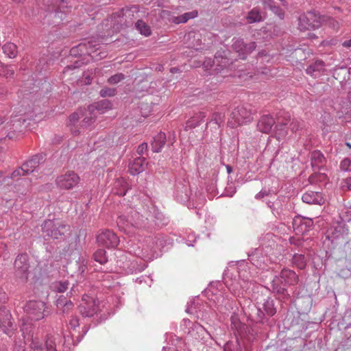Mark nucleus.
<instances>
[{
    "mask_svg": "<svg viewBox=\"0 0 351 351\" xmlns=\"http://www.w3.org/2000/svg\"><path fill=\"white\" fill-rule=\"evenodd\" d=\"M299 281L298 275L293 271L284 267L279 275H275L271 282V291L279 300H287L291 298L286 286H295Z\"/></svg>",
    "mask_w": 351,
    "mask_h": 351,
    "instance_id": "f257e3e1",
    "label": "nucleus"
},
{
    "mask_svg": "<svg viewBox=\"0 0 351 351\" xmlns=\"http://www.w3.org/2000/svg\"><path fill=\"white\" fill-rule=\"evenodd\" d=\"M29 123L22 116L12 117L10 122L1 129L0 141L5 139H16L25 130Z\"/></svg>",
    "mask_w": 351,
    "mask_h": 351,
    "instance_id": "f03ea898",
    "label": "nucleus"
},
{
    "mask_svg": "<svg viewBox=\"0 0 351 351\" xmlns=\"http://www.w3.org/2000/svg\"><path fill=\"white\" fill-rule=\"evenodd\" d=\"M69 226L57 219H47L42 224V232L45 238L64 239L65 233L69 232Z\"/></svg>",
    "mask_w": 351,
    "mask_h": 351,
    "instance_id": "7ed1b4c3",
    "label": "nucleus"
},
{
    "mask_svg": "<svg viewBox=\"0 0 351 351\" xmlns=\"http://www.w3.org/2000/svg\"><path fill=\"white\" fill-rule=\"evenodd\" d=\"M324 20V16H322L319 12L308 11L298 17V29L302 32L318 29Z\"/></svg>",
    "mask_w": 351,
    "mask_h": 351,
    "instance_id": "20e7f679",
    "label": "nucleus"
},
{
    "mask_svg": "<svg viewBox=\"0 0 351 351\" xmlns=\"http://www.w3.org/2000/svg\"><path fill=\"white\" fill-rule=\"evenodd\" d=\"M14 274L22 282H26L29 275V256L26 253L19 254L14 261Z\"/></svg>",
    "mask_w": 351,
    "mask_h": 351,
    "instance_id": "39448f33",
    "label": "nucleus"
},
{
    "mask_svg": "<svg viewBox=\"0 0 351 351\" xmlns=\"http://www.w3.org/2000/svg\"><path fill=\"white\" fill-rule=\"evenodd\" d=\"M96 242L99 246L108 249L115 248L119 243L118 236L108 229L100 230L96 235Z\"/></svg>",
    "mask_w": 351,
    "mask_h": 351,
    "instance_id": "423d86ee",
    "label": "nucleus"
},
{
    "mask_svg": "<svg viewBox=\"0 0 351 351\" xmlns=\"http://www.w3.org/2000/svg\"><path fill=\"white\" fill-rule=\"evenodd\" d=\"M46 304L40 300H30L23 307L24 312L32 320H40L45 317Z\"/></svg>",
    "mask_w": 351,
    "mask_h": 351,
    "instance_id": "0eeeda50",
    "label": "nucleus"
},
{
    "mask_svg": "<svg viewBox=\"0 0 351 351\" xmlns=\"http://www.w3.org/2000/svg\"><path fill=\"white\" fill-rule=\"evenodd\" d=\"M252 109L249 104H242L236 107L232 112L231 117L234 120L232 123V127L237 124L241 125L246 122H250L252 120Z\"/></svg>",
    "mask_w": 351,
    "mask_h": 351,
    "instance_id": "6e6552de",
    "label": "nucleus"
},
{
    "mask_svg": "<svg viewBox=\"0 0 351 351\" xmlns=\"http://www.w3.org/2000/svg\"><path fill=\"white\" fill-rule=\"evenodd\" d=\"M80 180V178L76 173L73 171H68L64 174L58 176L56 180V182L59 188L70 190L76 186Z\"/></svg>",
    "mask_w": 351,
    "mask_h": 351,
    "instance_id": "1a4fd4ad",
    "label": "nucleus"
},
{
    "mask_svg": "<svg viewBox=\"0 0 351 351\" xmlns=\"http://www.w3.org/2000/svg\"><path fill=\"white\" fill-rule=\"evenodd\" d=\"M256 43L250 42L246 43L242 38H234L232 48L237 54L239 58L245 60L247 56L255 50Z\"/></svg>",
    "mask_w": 351,
    "mask_h": 351,
    "instance_id": "9d476101",
    "label": "nucleus"
},
{
    "mask_svg": "<svg viewBox=\"0 0 351 351\" xmlns=\"http://www.w3.org/2000/svg\"><path fill=\"white\" fill-rule=\"evenodd\" d=\"M79 311L83 317H91L97 313L98 306L93 298L86 296L82 298V303L79 306Z\"/></svg>",
    "mask_w": 351,
    "mask_h": 351,
    "instance_id": "9b49d317",
    "label": "nucleus"
},
{
    "mask_svg": "<svg viewBox=\"0 0 351 351\" xmlns=\"http://www.w3.org/2000/svg\"><path fill=\"white\" fill-rule=\"evenodd\" d=\"M313 226V221L310 218L296 216L293 220V227L294 230L298 234H304L311 230Z\"/></svg>",
    "mask_w": 351,
    "mask_h": 351,
    "instance_id": "f8f14e48",
    "label": "nucleus"
},
{
    "mask_svg": "<svg viewBox=\"0 0 351 351\" xmlns=\"http://www.w3.org/2000/svg\"><path fill=\"white\" fill-rule=\"evenodd\" d=\"M11 319L12 315L6 308H0V328L10 337L14 330Z\"/></svg>",
    "mask_w": 351,
    "mask_h": 351,
    "instance_id": "ddd939ff",
    "label": "nucleus"
},
{
    "mask_svg": "<svg viewBox=\"0 0 351 351\" xmlns=\"http://www.w3.org/2000/svg\"><path fill=\"white\" fill-rule=\"evenodd\" d=\"M46 160V155L40 153L33 156L29 160L25 162L23 165L26 173L34 172L40 165L43 164Z\"/></svg>",
    "mask_w": 351,
    "mask_h": 351,
    "instance_id": "4468645a",
    "label": "nucleus"
},
{
    "mask_svg": "<svg viewBox=\"0 0 351 351\" xmlns=\"http://www.w3.org/2000/svg\"><path fill=\"white\" fill-rule=\"evenodd\" d=\"M303 202L308 204L323 205L325 199L320 192L308 191L302 196Z\"/></svg>",
    "mask_w": 351,
    "mask_h": 351,
    "instance_id": "2eb2a0df",
    "label": "nucleus"
},
{
    "mask_svg": "<svg viewBox=\"0 0 351 351\" xmlns=\"http://www.w3.org/2000/svg\"><path fill=\"white\" fill-rule=\"evenodd\" d=\"M275 123L274 118L270 114H265L258 121L257 128L260 132L268 134L271 131Z\"/></svg>",
    "mask_w": 351,
    "mask_h": 351,
    "instance_id": "dca6fc26",
    "label": "nucleus"
},
{
    "mask_svg": "<svg viewBox=\"0 0 351 351\" xmlns=\"http://www.w3.org/2000/svg\"><path fill=\"white\" fill-rule=\"evenodd\" d=\"M248 260L256 267H261L265 263L263 250L261 247L254 249L247 253Z\"/></svg>",
    "mask_w": 351,
    "mask_h": 351,
    "instance_id": "f3484780",
    "label": "nucleus"
},
{
    "mask_svg": "<svg viewBox=\"0 0 351 351\" xmlns=\"http://www.w3.org/2000/svg\"><path fill=\"white\" fill-rule=\"evenodd\" d=\"M311 167L314 171H319L326 163V160L319 150H314L311 154Z\"/></svg>",
    "mask_w": 351,
    "mask_h": 351,
    "instance_id": "a211bd4d",
    "label": "nucleus"
},
{
    "mask_svg": "<svg viewBox=\"0 0 351 351\" xmlns=\"http://www.w3.org/2000/svg\"><path fill=\"white\" fill-rule=\"evenodd\" d=\"M147 165L146 158L144 157H137L129 164V171L132 175H138L143 172Z\"/></svg>",
    "mask_w": 351,
    "mask_h": 351,
    "instance_id": "6ab92c4d",
    "label": "nucleus"
},
{
    "mask_svg": "<svg viewBox=\"0 0 351 351\" xmlns=\"http://www.w3.org/2000/svg\"><path fill=\"white\" fill-rule=\"evenodd\" d=\"M213 63L216 65L214 71L217 73L224 71L225 69L232 64V62H230L228 58L223 56L221 53L219 52L215 56Z\"/></svg>",
    "mask_w": 351,
    "mask_h": 351,
    "instance_id": "aec40b11",
    "label": "nucleus"
},
{
    "mask_svg": "<svg viewBox=\"0 0 351 351\" xmlns=\"http://www.w3.org/2000/svg\"><path fill=\"white\" fill-rule=\"evenodd\" d=\"M166 141V134L162 132H160L154 137L153 141L151 143L152 150L155 153L160 152L165 145Z\"/></svg>",
    "mask_w": 351,
    "mask_h": 351,
    "instance_id": "412c9836",
    "label": "nucleus"
},
{
    "mask_svg": "<svg viewBox=\"0 0 351 351\" xmlns=\"http://www.w3.org/2000/svg\"><path fill=\"white\" fill-rule=\"evenodd\" d=\"M282 117L281 115L278 117V123L275 126L276 133L278 136V138H280L281 137H284L287 134V130L286 125L288 123V121L290 120V115L285 114L284 117L285 120L280 121V118Z\"/></svg>",
    "mask_w": 351,
    "mask_h": 351,
    "instance_id": "4be33fe9",
    "label": "nucleus"
},
{
    "mask_svg": "<svg viewBox=\"0 0 351 351\" xmlns=\"http://www.w3.org/2000/svg\"><path fill=\"white\" fill-rule=\"evenodd\" d=\"M123 17H125L126 25L130 26L133 23V19H136L135 14H137L139 12L138 7L136 5H132L130 8H126L122 10Z\"/></svg>",
    "mask_w": 351,
    "mask_h": 351,
    "instance_id": "5701e85b",
    "label": "nucleus"
},
{
    "mask_svg": "<svg viewBox=\"0 0 351 351\" xmlns=\"http://www.w3.org/2000/svg\"><path fill=\"white\" fill-rule=\"evenodd\" d=\"M263 302H258L262 305V308L265 312V314L269 317H272L276 313V309L274 307V301L270 297H266L263 299Z\"/></svg>",
    "mask_w": 351,
    "mask_h": 351,
    "instance_id": "b1692460",
    "label": "nucleus"
},
{
    "mask_svg": "<svg viewBox=\"0 0 351 351\" xmlns=\"http://www.w3.org/2000/svg\"><path fill=\"white\" fill-rule=\"evenodd\" d=\"M206 113L204 112H199L193 115L186 123V128H195L200 125L202 122L204 121Z\"/></svg>",
    "mask_w": 351,
    "mask_h": 351,
    "instance_id": "393cba45",
    "label": "nucleus"
},
{
    "mask_svg": "<svg viewBox=\"0 0 351 351\" xmlns=\"http://www.w3.org/2000/svg\"><path fill=\"white\" fill-rule=\"evenodd\" d=\"M325 63L322 60H316L312 63L306 69L307 74L311 75H317L324 71Z\"/></svg>",
    "mask_w": 351,
    "mask_h": 351,
    "instance_id": "a878e982",
    "label": "nucleus"
},
{
    "mask_svg": "<svg viewBox=\"0 0 351 351\" xmlns=\"http://www.w3.org/2000/svg\"><path fill=\"white\" fill-rule=\"evenodd\" d=\"M117 226L121 230H125L126 228L130 226L138 227L141 225V222L138 221H134V223L132 221H130V217L121 215L119 216L117 221Z\"/></svg>",
    "mask_w": 351,
    "mask_h": 351,
    "instance_id": "bb28decb",
    "label": "nucleus"
},
{
    "mask_svg": "<svg viewBox=\"0 0 351 351\" xmlns=\"http://www.w3.org/2000/svg\"><path fill=\"white\" fill-rule=\"evenodd\" d=\"M245 18L249 23H260L264 20L260 8L257 7L249 11Z\"/></svg>",
    "mask_w": 351,
    "mask_h": 351,
    "instance_id": "cd10ccee",
    "label": "nucleus"
},
{
    "mask_svg": "<svg viewBox=\"0 0 351 351\" xmlns=\"http://www.w3.org/2000/svg\"><path fill=\"white\" fill-rule=\"evenodd\" d=\"M3 53L9 58H14L18 55V47L13 43L8 42L2 46Z\"/></svg>",
    "mask_w": 351,
    "mask_h": 351,
    "instance_id": "c85d7f7f",
    "label": "nucleus"
},
{
    "mask_svg": "<svg viewBox=\"0 0 351 351\" xmlns=\"http://www.w3.org/2000/svg\"><path fill=\"white\" fill-rule=\"evenodd\" d=\"M64 0H57L56 3L58 4V8L56 9L54 17L60 19L62 21L66 12L70 11V7L64 5Z\"/></svg>",
    "mask_w": 351,
    "mask_h": 351,
    "instance_id": "c756f323",
    "label": "nucleus"
},
{
    "mask_svg": "<svg viewBox=\"0 0 351 351\" xmlns=\"http://www.w3.org/2000/svg\"><path fill=\"white\" fill-rule=\"evenodd\" d=\"M128 183L123 178H119L114 183V193L119 196H124L128 190Z\"/></svg>",
    "mask_w": 351,
    "mask_h": 351,
    "instance_id": "7c9ffc66",
    "label": "nucleus"
},
{
    "mask_svg": "<svg viewBox=\"0 0 351 351\" xmlns=\"http://www.w3.org/2000/svg\"><path fill=\"white\" fill-rule=\"evenodd\" d=\"M0 75L6 79H12L14 75V69L12 65L5 64L0 61Z\"/></svg>",
    "mask_w": 351,
    "mask_h": 351,
    "instance_id": "2f4dec72",
    "label": "nucleus"
},
{
    "mask_svg": "<svg viewBox=\"0 0 351 351\" xmlns=\"http://www.w3.org/2000/svg\"><path fill=\"white\" fill-rule=\"evenodd\" d=\"M307 259L304 254H295L292 258V263L300 269H304L306 266Z\"/></svg>",
    "mask_w": 351,
    "mask_h": 351,
    "instance_id": "473e14b6",
    "label": "nucleus"
},
{
    "mask_svg": "<svg viewBox=\"0 0 351 351\" xmlns=\"http://www.w3.org/2000/svg\"><path fill=\"white\" fill-rule=\"evenodd\" d=\"M267 205L276 216H279L282 212V204L279 199H276L274 202L269 200L267 202Z\"/></svg>",
    "mask_w": 351,
    "mask_h": 351,
    "instance_id": "72a5a7b5",
    "label": "nucleus"
},
{
    "mask_svg": "<svg viewBox=\"0 0 351 351\" xmlns=\"http://www.w3.org/2000/svg\"><path fill=\"white\" fill-rule=\"evenodd\" d=\"M93 259L101 265L106 264L108 259L104 249L97 250L93 255Z\"/></svg>",
    "mask_w": 351,
    "mask_h": 351,
    "instance_id": "f704fd0d",
    "label": "nucleus"
},
{
    "mask_svg": "<svg viewBox=\"0 0 351 351\" xmlns=\"http://www.w3.org/2000/svg\"><path fill=\"white\" fill-rule=\"evenodd\" d=\"M92 107H89L88 112H86V114H84V117L80 123L81 128H88L95 121L96 116L95 114H93L90 109Z\"/></svg>",
    "mask_w": 351,
    "mask_h": 351,
    "instance_id": "c9c22d12",
    "label": "nucleus"
},
{
    "mask_svg": "<svg viewBox=\"0 0 351 351\" xmlns=\"http://www.w3.org/2000/svg\"><path fill=\"white\" fill-rule=\"evenodd\" d=\"M135 27L140 33L145 36L151 35V29L148 25H147L143 21L138 20L135 23Z\"/></svg>",
    "mask_w": 351,
    "mask_h": 351,
    "instance_id": "e433bc0d",
    "label": "nucleus"
},
{
    "mask_svg": "<svg viewBox=\"0 0 351 351\" xmlns=\"http://www.w3.org/2000/svg\"><path fill=\"white\" fill-rule=\"evenodd\" d=\"M225 119V114L222 112H215L213 114L211 119L206 123V125L208 124L214 123L215 124L218 128H219L221 125V123H223Z\"/></svg>",
    "mask_w": 351,
    "mask_h": 351,
    "instance_id": "4c0bfd02",
    "label": "nucleus"
},
{
    "mask_svg": "<svg viewBox=\"0 0 351 351\" xmlns=\"http://www.w3.org/2000/svg\"><path fill=\"white\" fill-rule=\"evenodd\" d=\"M69 282L68 280L57 281L53 284V289L58 293H64L69 289Z\"/></svg>",
    "mask_w": 351,
    "mask_h": 351,
    "instance_id": "58836bf2",
    "label": "nucleus"
},
{
    "mask_svg": "<svg viewBox=\"0 0 351 351\" xmlns=\"http://www.w3.org/2000/svg\"><path fill=\"white\" fill-rule=\"evenodd\" d=\"M112 104L108 99H103L97 103L95 109L99 111L101 114L104 113L106 110L111 109Z\"/></svg>",
    "mask_w": 351,
    "mask_h": 351,
    "instance_id": "ea45409f",
    "label": "nucleus"
},
{
    "mask_svg": "<svg viewBox=\"0 0 351 351\" xmlns=\"http://www.w3.org/2000/svg\"><path fill=\"white\" fill-rule=\"evenodd\" d=\"M84 116V112L82 110H78L77 112L71 114L69 118V125H75L80 118Z\"/></svg>",
    "mask_w": 351,
    "mask_h": 351,
    "instance_id": "a19ab883",
    "label": "nucleus"
},
{
    "mask_svg": "<svg viewBox=\"0 0 351 351\" xmlns=\"http://www.w3.org/2000/svg\"><path fill=\"white\" fill-rule=\"evenodd\" d=\"M304 126V122L303 121L293 119L289 125V128L293 132H295L302 130Z\"/></svg>",
    "mask_w": 351,
    "mask_h": 351,
    "instance_id": "79ce46f5",
    "label": "nucleus"
},
{
    "mask_svg": "<svg viewBox=\"0 0 351 351\" xmlns=\"http://www.w3.org/2000/svg\"><path fill=\"white\" fill-rule=\"evenodd\" d=\"M45 348L47 351H58L55 339L53 337L47 336L45 341Z\"/></svg>",
    "mask_w": 351,
    "mask_h": 351,
    "instance_id": "37998d69",
    "label": "nucleus"
},
{
    "mask_svg": "<svg viewBox=\"0 0 351 351\" xmlns=\"http://www.w3.org/2000/svg\"><path fill=\"white\" fill-rule=\"evenodd\" d=\"M116 88L104 87L100 90L99 95L102 97H112L116 95Z\"/></svg>",
    "mask_w": 351,
    "mask_h": 351,
    "instance_id": "c03bdc74",
    "label": "nucleus"
},
{
    "mask_svg": "<svg viewBox=\"0 0 351 351\" xmlns=\"http://www.w3.org/2000/svg\"><path fill=\"white\" fill-rule=\"evenodd\" d=\"M130 221H132L134 223V221H138L141 222V225L138 226V228L141 227L143 224H145L144 217L139 214L138 212L134 210L131 212V215L129 216Z\"/></svg>",
    "mask_w": 351,
    "mask_h": 351,
    "instance_id": "a18cd8bd",
    "label": "nucleus"
},
{
    "mask_svg": "<svg viewBox=\"0 0 351 351\" xmlns=\"http://www.w3.org/2000/svg\"><path fill=\"white\" fill-rule=\"evenodd\" d=\"M124 79L125 75L121 73H119L110 77L108 80V82L110 84H117Z\"/></svg>",
    "mask_w": 351,
    "mask_h": 351,
    "instance_id": "49530a36",
    "label": "nucleus"
},
{
    "mask_svg": "<svg viewBox=\"0 0 351 351\" xmlns=\"http://www.w3.org/2000/svg\"><path fill=\"white\" fill-rule=\"evenodd\" d=\"M30 351H43L44 348L42 344L36 339L31 338V343L29 344Z\"/></svg>",
    "mask_w": 351,
    "mask_h": 351,
    "instance_id": "de8ad7c7",
    "label": "nucleus"
},
{
    "mask_svg": "<svg viewBox=\"0 0 351 351\" xmlns=\"http://www.w3.org/2000/svg\"><path fill=\"white\" fill-rule=\"evenodd\" d=\"M25 175H28V173H26V170L24 169L23 165H22L12 172L11 178L12 179H19V177Z\"/></svg>",
    "mask_w": 351,
    "mask_h": 351,
    "instance_id": "09e8293b",
    "label": "nucleus"
},
{
    "mask_svg": "<svg viewBox=\"0 0 351 351\" xmlns=\"http://www.w3.org/2000/svg\"><path fill=\"white\" fill-rule=\"evenodd\" d=\"M340 169L343 171H351V160L348 158H344L340 163Z\"/></svg>",
    "mask_w": 351,
    "mask_h": 351,
    "instance_id": "8fccbe9b",
    "label": "nucleus"
},
{
    "mask_svg": "<svg viewBox=\"0 0 351 351\" xmlns=\"http://www.w3.org/2000/svg\"><path fill=\"white\" fill-rule=\"evenodd\" d=\"M273 13H274L276 15L279 16L280 19H284L285 16V12L283 10L279 7L278 5H276V4L274 5L270 9H269Z\"/></svg>",
    "mask_w": 351,
    "mask_h": 351,
    "instance_id": "3c124183",
    "label": "nucleus"
},
{
    "mask_svg": "<svg viewBox=\"0 0 351 351\" xmlns=\"http://www.w3.org/2000/svg\"><path fill=\"white\" fill-rule=\"evenodd\" d=\"M73 303L72 302V301H69L68 303L66 304H65V306H64V307L58 308V313H60L62 315L68 313L69 311L73 308Z\"/></svg>",
    "mask_w": 351,
    "mask_h": 351,
    "instance_id": "603ef678",
    "label": "nucleus"
},
{
    "mask_svg": "<svg viewBox=\"0 0 351 351\" xmlns=\"http://www.w3.org/2000/svg\"><path fill=\"white\" fill-rule=\"evenodd\" d=\"M69 301H71V300H68L66 297L64 295H60L58 297V298L56 300V306L57 308H62L65 306L68 303Z\"/></svg>",
    "mask_w": 351,
    "mask_h": 351,
    "instance_id": "864d4df0",
    "label": "nucleus"
},
{
    "mask_svg": "<svg viewBox=\"0 0 351 351\" xmlns=\"http://www.w3.org/2000/svg\"><path fill=\"white\" fill-rule=\"evenodd\" d=\"M171 21L176 24L184 23L187 22L184 14L178 16H173L171 19Z\"/></svg>",
    "mask_w": 351,
    "mask_h": 351,
    "instance_id": "5fc2aeb1",
    "label": "nucleus"
},
{
    "mask_svg": "<svg viewBox=\"0 0 351 351\" xmlns=\"http://www.w3.org/2000/svg\"><path fill=\"white\" fill-rule=\"evenodd\" d=\"M147 147H148V145H147V143H141V145H139L138 146V148H137V150H136L137 154L139 156H143L145 154V152H147Z\"/></svg>",
    "mask_w": 351,
    "mask_h": 351,
    "instance_id": "6e6d98bb",
    "label": "nucleus"
},
{
    "mask_svg": "<svg viewBox=\"0 0 351 351\" xmlns=\"http://www.w3.org/2000/svg\"><path fill=\"white\" fill-rule=\"evenodd\" d=\"M261 2L264 6V8L269 10L275 5V1L274 0H261Z\"/></svg>",
    "mask_w": 351,
    "mask_h": 351,
    "instance_id": "4d7b16f0",
    "label": "nucleus"
},
{
    "mask_svg": "<svg viewBox=\"0 0 351 351\" xmlns=\"http://www.w3.org/2000/svg\"><path fill=\"white\" fill-rule=\"evenodd\" d=\"M290 243L291 245L300 247L302 245L303 241L300 239H296L294 237H291L289 239Z\"/></svg>",
    "mask_w": 351,
    "mask_h": 351,
    "instance_id": "13d9d810",
    "label": "nucleus"
},
{
    "mask_svg": "<svg viewBox=\"0 0 351 351\" xmlns=\"http://www.w3.org/2000/svg\"><path fill=\"white\" fill-rule=\"evenodd\" d=\"M154 243L156 245V247L160 248L164 247L165 241L160 237H156Z\"/></svg>",
    "mask_w": 351,
    "mask_h": 351,
    "instance_id": "bf43d9fd",
    "label": "nucleus"
},
{
    "mask_svg": "<svg viewBox=\"0 0 351 351\" xmlns=\"http://www.w3.org/2000/svg\"><path fill=\"white\" fill-rule=\"evenodd\" d=\"M69 325L72 328H75L79 326V320L76 317H73L69 321Z\"/></svg>",
    "mask_w": 351,
    "mask_h": 351,
    "instance_id": "052dcab7",
    "label": "nucleus"
},
{
    "mask_svg": "<svg viewBox=\"0 0 351 351\" xmlns=\"http://www.w3.org/2000/svg\"><path fill=\"white\" fill-rule=\"evenodd\" d=\"M342 187L351 191V176L344 180Z\"/></svg>",
    "mask_w": 351,
    "mask_h": 351,
    "instance_id": "680f3d73",
    "label": "nucleus"
},
{
    "mask_svg": "<svg viewBox=\"0 0 351 351\" xmlns=\"http://www.w3.org/2000/svg\"><path fill=\"white\" fill-rule=\"evenodd\" d=\"M268 195H269V191H267L266 190H261L259 193H258L256 195L255 198L256 199H261L263 197H264L265 196H267Z\"/></svg>",
    "mask_w": 351,
    "mask_h": 351,
    "instance_id": "e2e57ef3",
    "label": "nucleus"
},
{
    "mask_svg": "<svg viewBox=\"0 0 351 351\" xmlns=\"http://www.w3.org/2000/svg\"><path fill=\"white\" fill-rule=\"evenodd\" d=\"M204 66L207 69H208V66H210V69H212V68L215 69L216 67V65H215L213 63V60H211V59H208V60H206V61H204ZM213 70L214 71V69H213Z\"/></svg>",
    "mask_w": 351,
    "mask_h": 351,
    "instance_id": "0e129e2a",
    "label": "nucleus"
},
{
    "mask_svg": "<svg viewBox=\"0 0 351 351\" xmlns=\"http://www.w3.org/2000/svg\"><path fill=\"white\" fill-rule=\"evenodd\" d=\"M184 15L186 16V21H188L190 19H194L197 16V11H192L190 12L184 13Z\"/></svg>",
    "mask_w": 351,
    "mask_h": 351,
    "instance_id": "69168bd1",
    "label": "nucleus"
},
{
    "mask_svg": "<svg viewBox=\"0 0 351 351\" xmlns=\"http://www.w3.org/2000/svg\"><path fill=\"white\" fill-rule=\"evenodd\" d=\"M80 66H81V62H79V61H76L74 64L68 65L66 67V69H69V70H72V69H74L75 68H78Z\"/></svg>",
    "mask_w": 351,
    "mask_h": 351,
    "instance_id": "338daca9",
    "label": "nucleus"
},
{
    "mask_svg": "<svg viewBox=\"0 0 351 351\" xmlns=\"http://www.w3.org/2000/svg\"><path fill=\"white\" fill-rule=\"evenodd\" d=\"M62 141V137L60 136H55L52 139L53 144H59Z\"/></svg>",
    "mask_w": 351,
    "mask_h": 351,
    "instance_id": "774afa93",
    "label": "nucleus"
}]
</instances>
